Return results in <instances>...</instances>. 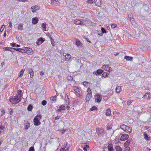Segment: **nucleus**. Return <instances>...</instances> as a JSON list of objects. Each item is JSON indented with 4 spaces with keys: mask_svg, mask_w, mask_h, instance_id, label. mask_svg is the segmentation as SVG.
I'll return each instance as SVG.
<instances>
[{
    "mask_svg": "<svg viewBox=\"0 0 151 151\" xmlns=\"http://www.w3.org/2000/svg\"><path fill=\"white\" fill-rule=\"evenodd\" d=\"M21 95H16V96H12L9 99L10 102L13 104H16L19 103L21 101Z\"/></svg>",
    "mask_w": 151,
    "mask_h": 151,
    "instance_id": "obj_1",
    "label": "nucleus"
},
{
    "mask_svg": "<svg viewBox=\"0 0 151 151\" xmlns=\"http://www.w3.org/2000/svg\"><path fill=\"white\" fill-rule=\"evenodd\" d=\"M87 92L88 94L86 95V101H89L92 96V92L89 88L87 89Z\"/></svg>",
    "mask_w": 151,
    "mask_h": 151,
    "instance_id": "obj_2",
    "label": "nucleus"
},
{
    "mask_svg": "<svg viewBox=\"0 0 151 151\" xmlns=\"http://www.w3.org/2000/svg\"><path fill=\"white\" fill-rule=\"evenodd\" d=\"M96 130L97 134L100 136H103L105 133L104 130L103 129L98 128L96 129Z\"/></svg>",
    "mask_w": 151,
    "mask_h": 151,
    "instance_id": "obj_3",
    "label": "nucleus"
},
{
    "mask_svg": "<svg viewBox=\"0 0 151 151\" xmlns=\"http://www.w3.org/2000/svg\"><path fill=\"white\" fill-rule=\"evenodd\" d=\"M34 125L36 126H38L41 124L40 120L37 117H35L33 119Z\"/></svg>",
    "mask_w": 151,
    "mask_h": 151,
    "instance_id": "obj_4",
    "label": "nucleus"
},
{
    "mask_svg": "<svg viewBox=\"0 0 151 151\" xmlns=\"http://www.w3.org/2000/svg\"><path fill=\"white\" fill-rule=\"evenodd\" d=\"M102 68L105 70L108 71H110L112 70V68L111 67H109L108 65H103L102 67Z\"/></svg>",
    "mask_w": 151,
    "mask_h": 151,
    "instance_id": "obj_5",
    "label": "nucleus"
},
{
    "mask_svg": "<svg viewBox=\"0 0 151 151\" xmlns=\"http://www.w3.org/2000/svg\"><path fill=\"white\" fill-rule=\"evenodd\" d=\"M26 49V53L28 55H32L33 53V52L31 48L28 47H24Z\"/></svg>",
    "mask_w": 151,
    "mask_h": 151,
    "instance_id": "obj_6",
    "label": "nucleus"
},
{
    "mask_svg": "<svg viewBox=\"0 0 151 151\" xmlns=\"http://www.w3.org/2000/svg\"><path fill=\"white\" fill-rule=\"evenodd\" d=\"M31 9L33 12H35L37 10L40 9V6H39L35 5L31 7Z\"/></svg>",
    "mask_w": 151,
    "mask_h": 151,
    "instance_id": "obj_7",
    "label": "nucleus"
},
{
    "mask_svg": "<svg viewBox=\"0 0 151 151\" xmlns=\"http://www.w3.org/2000/svg\"><path fill=\"white\" fill-rule=\"evenodd\" d=\"M66 109V107L65 104H62L60 105L59 109L57 110L56 111L60 112L62 110H64Z\"/></svg>",
    "mask_w": 151,
    "mask_h": 151,
    "instance_id": "obj_8",
    "label": "nucleus"
},
{
    "mask_svg": "<svg viewBox=\"0 0 151 151\" xmlns=\"http://www.w3.org/2000/svg\"><path fill=\"white\" fill-rule=\"evenodd\" d=\"M104 72V70L101 69L97 70L96 71H94L93 72V74L96 76L101 74Z\"/></svg>",
    "mask_w": 151,
    "mask_h": 151,
    "instance_id": "obj_9",
    "label": "nucleus"
},
{
    "mask_svg": "<svg viewBox=\"0 0 151 151\" xmlns=\"http://www.w3.org/2000/svg\"><path fill=\"white\" fill-rule=\"evenodd\" d=\"M129 137V135L127 134H123L120 138V140L124 141L127 139Z\"/></svg>",
    "mask_w": 151,
    "mask_h": 151,
    "instance_id": "obj_10",
    "label": "nucleus"
},
{
    "mask_svg": "<svg viewBox=\"0 0 151 151\" xmlns=\"http://www.w3.org/2000/svg\"><path fill=\"white\" fill-rule=\"evenodd\" d=\"M94 1L96 6L101 7V0H94Z\"/></svg>",
    "mask_w": 151,
    "mask_h": 151,
    "instance_id": "obj_11",
    "label": "nucleus"
},
{
    "mask_svg": "<svg viewBox=\"0 0 151 151\" xmlns=\"http://www.w3.org/2000/svg\"><path fill=\"white\" fill-rule=\"evenodd\" d=\"M39 21L37 17H35L32 19V23L33 24H35L38 23Z\"/></svg>",
    "mask_w": 151,
    "mask_h": 151,
    "instance_id": "obj_12",
    "label": "nucleus"
},
{
    "mask_svg": "<svg viewBox=\"0 0 151 151\" xmlns=\"http://www.w3.org/2000/svg\"><path fill=\"white\" fill-rule=\"evenodd\" d=\"M101 95L99 94H97L96 95L95 98V100L96 101V102L99 103L101 101Z\"/></svg>",
    "mask_w": 151,
    "mask_h": 151,
    "instance_id": "obj_13",
    "label": "nucleus"
},
{
    "mask_svg": "<svg viewBox=\"0 0 151 151\" xmlns=\"http://www.w3.org/2000/svg\"><path fill=\"white\" fill-rule=\"evenodd\" d=\"M132 130V128L131 127H127V128L126 129H125L124 130V132L127 133H130Z\"/></svg>",
    "mask_w": 151,
    "mask_h": 151,
    "instance_id": "obj_14",
    "label": "nucleus"
},
{
    "mask_svg": "<svg viewBox=\"0 0 151 151\" xmlns=\"http://www.w3.org/2000/svg\"><path fill=\"white\" fill-rule=\"evenodd\" d=\"M65 60L66 61H68L70 59L71 56L70 54H67L65 55Z\"/></svg>",
    "mask_w": 151,
    "mask_h": 151,
    "instance_id": "obj_15",
    "label": "nucleus"
},
{
    "mask_svg": "<svg viewBox=\"0 0 151 151\" xmlns=\"http://www.w3.org/2000/svg\"><path fill=\"white\" fill-rule=\"evenodd\" d=\"M58 0H52L51 1V4L56 6L58 5L59 4L58 1Z\"/></svg>",
    "mask_w": 151,
    "mask_h": 151,
    "instance_id": "obj_16",
    "label": "nucleus"
},
{
    "mask_svg": "<svg viewBox=\"0 0 151 151\" xmlns=\"http://www.w3.org/2000/svg\"><path fill=\"white\" fill-rule=\"evenodd\" d=\"M81 22V19H76L74 21L73 23L76 25H80Z\"/></svg>",
    "mask_w": 151,
    "mask_h": 151,
    "instance_id": "obj_17",
    "label": "nucleus"
},
{
    "mask_svg": "<svg viewBox=\"0 0 151 151\" xmlns=\"http://www.w3.org/2000/svg\"><path fill=\"white\" fill-rule=\"evenodd\" d=\"M108 151H113V145L112 144H109L108 146Z\"/></svg>",
    "mask_w": 151,
    "mask_h": 151,
    "instance_id": "obj_18",
    "label": "nucleus"
},
{
    "mask_svg": "<svg viewBox=\"0 0 151 151\" xmlns=\"http://www.w3.org/2000/svg\"><path fill=\"white\" fill-rule=\"evenodd\" d=\"M150 92L146 93L143 96V97L145 98H147V99H150Z\"/></svg>",
    "mask_w": 151,
    "mask_h": 151,
    "instance_id": "obj_19",
    "label": "nucleus"
},
{
    "mask_svg": "<svg viewBox=\"0 0 151 151\" xmlns=\"http://www.w3.org/2000/svg\"><path fill=\"white\" fill-rule=\"evenodd\" d=\"M23 23H20L19 24L18 26V30H22L23 29Z\"/></svg>",
    "mask_w": 151,
    "mask_h": 151,
    "instance_id": "obj_20",
    "label": "nucleus"
},
{
    "mask_svg": "<svg viewBox=\"0 0 151 151\" xmlns=\"http://www.w3.org/2000/svg\"><path fill=\"white\" fill-rule=\"evenodd\" d=\"M73 89L75 91V93H77L78 92H80L79 89L76 86H73Z\"/></svg>",
    "mask_w": 151,
    "mask_h": 151,
    "instance_id": "obj_21",
    "label": "nucleus"
},
{
    "mask_svg": "<svg viewBox=\"0 0 151 151\" xmlns=\"http://www.w3.org/2000/svg\"><path fill=\"white\" fill-rule=\"evenodd\" d=\"M81 22L80 25L83 26H86V25L87 20L86 19H83L82 20H81Z\"/></svg>",
    "mask_w": 151,
    "mask_h": 151,
    "instance_id": "obj_22",
    "label": "nucleus"
},
{
    "mask_svg": "<svg viewBox=\"0 0 151 151\" xmlns=\"http://www.w3.org/2000/svg\"><path fill=\"white\" fill-rule=\"evenodd\" d=\"M111 112V109H108L106 111L105 114L107 116H109L110 115Z\"/></svg>",
    "mask_w": 151,
    "mask_h": 151,
    "instance_id": "obj_23",
    "label": "nucleus"
},
{
    "mask_svg": "<svg viewBox=\"0 0 151 151\" xmlns=\"http://www.w3.org/2000/svg\"><path fill=\"white\" fill-rule=\"evenodd\" d=\"M24 70H25L24 69H22L20 71V72L19 73V77L21 78L22 77V75H23L24 73Z\"/></svg>",
    "mask_w": 151,
    "mask_h": 151,
    "instance_id": "obj_24",
    "label": "nucleus"
},
{
    "mask_svg": "<svg viewBox=\"0 0 151 151\" xmlns=\"http://www.w3.org/2000/svg\"><path fill=\"white\" fill-rule=\"evenodd\" d=\"M116 93H119L121 91V88L120 86H118L116 87Z\"/></svg>",
    "mask_w": 151,
    "mask_h": 151,
    "instance_id": "obj_25",
    "label": "nucleus"
},
{
    "mask_svg": "<svg viewBox=\"0 0 151 151\" xmlns=\"http://www.w3.org/2000/svg\"><path fill=\"white\" fill-rule=\"evenodd\" d=\"M33 108V106L31 104H29L27 107V109L29 111H31Z\"/></svg>",
    "mask_w": 151,
    "mask_h": 151,
    "instance_id": "obj_26",
    "label": "nucleus"
},
{
    "mask_svg": "<svg viewBox=\"0 0 151 151\" xmlns=\"http://www.w3.org/2000/svg\"><path fill=\"white\" fill-rule=\"evenodd\" d=\"M124 58L127 60H132L133 59V58L132 57L129 56H125L124 57Z\"/></svg>",
    "mask_w": 151,
    "mask_h": 151,
    "instance_id": "obj_27",
    "label": "nucleus"
},
{
    "mask_svg": "<svg viewBox=\"0 0 151 151\" xmlns=\"http://www.w3.org/2000/svg\"><path fill=\"white\" fill-rule=\"evenodd\" d=\"M25 129L27 130L30 127V123L27 122L26 124H25Z\"/></svg>",
    "mask_w": 151,
    "mask_h": 151,
    "instance_id": "obj_28",
    "label": "nucleus"
},
{
    "mask_svg": "<svg viewBox=\"0 0 151 151\" xmlns=\"http://www.w3.org/2000/svg\"><path fill=\"white\" fill-rule=\"evenodd\" d=\"M50 100L52 101L55 102L56 100V97L55 96H53L50 98Z\"/></svg>",
    "mask_w": 151,
    "mask_h": 151,
    "instance_id": "obj_29",
    "label": "nucleus"
},
{
    "mask_svg": "<svg viewBox=\"0 0 151 151\" xmlns=\"http://www.w3.org/2000/svg\"><path fill=\"white\" fill-rule=\"evenodd\" d=\"M128 126L124 124H122L120 126V128L121 129H123L124 131L125 130Z\"/></svg>",
    "mask_w": 151,
    "mask_h": 151,
    "instance_id": "obj_30",
    "label": "nucleus"
},
{
    "mask_svg": "<svg viewBox=\"0 0 151 151\" xmlns=\"http://www.w3.org/2000/svg\"><path fill=\"white\" fill-rule=\"evenodd\" d=\"M69 99L68 97L67 96V97L65 98V103L68 105L69 103Z\"/></svg>",
    "mask_w": 151,
    "mask_h": 151,
    "instance_id": "obj_31",
    "label": "nucleus"
},
{
    "mask_svg": "<svg viewBox=\"0 0 151 151\" xmlns=\"http://www.w3.org/2000/svg\"><path fill=\"white\" fill-rule=\"evenodd\" d=\"M109 75V73H108L104 72L102 74V77L104 78L107 77L108 75Z\"/></svg>",
    "mask_w": 151,
    "mask_h": 151,
    "instance_id": "obj_32",
    "label": "nucleus"
},
{
    "mask_svg": "<svg viewBox=\"0 0 151 151\" xmlns=\"http://www.w3.org/2000/svg\"><path fill=\"white\" fill-rule=\"evenodd\" d=\"M143 8L145 11H147L149 9V7L146 4H144L143 5Z\"/></svg>",
    "mask_w": 151,
    "mask_h": 151,
    "instance_id": "obj_33",
    "label": "nucleus"
},
{
    "mask_svg": "<svg viewBox=\"0 0 151 151\" xmlns=\"http://www.w3.org/2000/svg\"><path fill=\"white\" fill-rule=\"evenodd\" d=\"M130 142V140H127L124 143V146H128L129 145Z\"/></svg>",
    "mask_w": 151,
    "mask_h": 151,
    "instance_id": "obj_34",
    "label": "nucleus"
},
{
    "mask_svg": "<svg viewBox=\"0 0 151 151\" xmlns=\"http://www.w3.org/2000/svg\"><path fill=\"white\" fill-rule=\"evenodd\" d=\"M42 27L43 29V30L44 31H46V24L43 23L42 25Z\"/></svg>",
    "mask_w": 151,
    "mask_h": 151,
    "instance_id": "obj_35",
    "label": "nucleus"
},
{
    "mask_svg": "<svg viewBox=\"0 0 151 151\" xmlns=\"http://www.w3.org/2000/svg\"><path fill=\"white\" fill-rule=\"evenodd\" d=\"M89 148V146L88 145H85L83 147V150L85 151H87V148Z\"/></svg>",
    "mask_w": 151,
    "mask_h": 151,
    "instance_id": "obj_36",
    "label": "nucleus"
},
{
    "mask_svg": "<svg viewBox=\"0 0 151 151\" xmlns=\"http://www.w3.org/2000/svg\"><path fill=\"white\" fill-rule=\"evenodd\" d=\"M13 48L11 47H3V49L5 51H10L11 49H12Z\"/></svg>",
    "mask_w": 151,
    "mask_h": 151,
    "instance_id": "obj_37",
    "label": "nucleus"
},
{
    "mask_svg": "<svg viewBox=\"0 0 151 151\" xmlns=\"http://www.w3.org/2000/svg\"><path fill=\"white\" fill-rule=\"evenodd\" d=\"M115 149L116 151H122V148L119 146H116Z\"/></svg>",
    "mask_w": 151,
    "mask_h": 151,
    "instance_id": "obj_38",
    "label": "nucleus"
},
{
    "mask_svg": "<svg viewBox=\"0 0 151 151\" xmlns=\"http://www.w3.org/2000/svg\"><path fill=\"white\" fill-rule=\"evenodd\" d=\"M130 21L133 25H135V26H136V23L134 21V19L133 18H130Z\"/></svg>",
    "mask_w": 151,
    "mask_h": 151,
    "instance_id": "obj_39",
    "label": "nucleus"
},
{
    "mask_svg": "<svg viewBox=\"0 0 151 151\" xmlns=\"http://www.w3.org/2000/svg\"><path fill=\"white\" fill-rule=\"evenodd\" d=\"M76 45L77 46H81V42L79 40H76Z\"/></svg>",
    "mask_w": 151,
    "mask_h": 151,
    "instance_id": "obj_40",
    "label": "nucleus"
},
{
    "mask_svg": "<svg viewBox=\"0 0 151 151\" xmlns=\"http://www.w3.org/2000/svg\"><path fill=\"white\" fill-rule=\"evenodd\" d=\"M144 136L145 139L148 140H149L150 137H148V135L144 133Z\"/></svg>",
    "mask_w": 151,
    "mask_h": 151,
    "instance_id": "obj_41",
    "label": "nucleus"
},
{
    "mask_svg": "<svg viewBox=\"0 0 151 151\" xmlns=\"http://www.w3.org/2000/svg\"><path fill=\"white\" fill-rule=\"evenodd\" d=\"M38 40L40 42V43L41 44L45 41V40H44L42 37H40L39 38Z\"/></svg>",
    "mask_w": 151,
    "mask_h": 151,
    "instance_id": "obj_42",
    "label": "nucleus"
},
{
    "mask_svg": "<svg viewBox=\"0 0 151 151\" xmlns=\"http://www.w3.org/2000/svg\"><path fill=\"white\" fill-rule=\"evenodd\" d=\"M50 40L51 41V43L53 46H54L55 45V42L53 39H52L51 37H50Z\"/></svg>",
    "mask_w": 151,
    "mask_h": 151,
    "instance_id": "obj_43",
    "label": "nucleus"
},
{
    "mask_svg": "<svg viewBox=\"0 0 151 151\" xmlns=\"http://www.w3.org/2000/svg\"><path fill=\"white\" fill-rule=\"evenodd\" d=\"M83 85L85 87H87L89 83L86 81H84L83 82Z\"/></svg>",
    "mask_w": 151,
    "mask_h": 151,
    "instance_id": "obj_44",
    "label": "nucleus"
},
{
    "mask_svg": "<svg viewBox=\"0 0 151 151\" xmlns=\"http://www.w3.org/2000/svg\"><path fill=\"white\" fill-rule=\"evenodd\" d=\"M97 108L96 107V106H93L90 109V110L91 111H93V110H97Z\"/></svg>",
    "mask_w": 151,
    "mask_h": 151,
    "instance_id": "obj_45",
    "label": "nucleus"
},
{
    "mask_svg": "<svg viewBox=\"0 0 151 151\" xmlns=\"http://www.w3.org/2000/svg\"><path fill=\"white\" fill-rule=\"evenodd\" d=\"M5 127L4 126H0V134H1V131L4 129Z\"/></svg>",
    "mask_w": 151,
    "mask_h": 151,
    "instance_id": "obj_46",
    "label": "nucleus"
},
{
    "mask_svg": "<svg viewBox=\"0 0 151 151\" xmlns=\"http://www.w3.org/2000/svg\"><path fill=\"white\" fill-rule=\"evenodd\" d=\"M101 31L102 33L104 34L106 33V31L105 29L103 27H102L101 28Z\"/></svg>",
    "mask_w": 151,
    "mask_h": 151,
    "instance_id": "obj_47",
    "label": "nucleus"
},
{
    "mask_svg": "<svg viewBox=\"0 0 151 151\" xmlns=\"http://www.w3.org/2000/svg\"><path fill=\"white\" fill-rule=\"evenodd\" d=\"M41 104L43 106H45L47 104V101L46 100H43L42 101Z\"/></svg>",
    "mask_w": 151,
    "mask_h": 151,
    "instance_id": "obj_48",
    "label": "nucleus"
},
{
    "mask_svg": "<svg viewBox=\"0 0 151 151\" xmlns=\"http://www.w3.org/2000/svg\"><path fill=\"white\" fill-rule=\"evenodd\" d=\"M79 102L78 100H75L73 101V104H77Z\"/></svg>",
    "mask_w": 151,
    "mask_h": 151,
    "instance_id": "obj_49",
    "label": "nucleus"
},
{
    "mask_svg": "<svg viewBox=\"0 0 151 151\" xmlns=\"http://www.w3.org/2000/svg\"><path fill=\"white\" fill-rule=\"evenodd\" d=\"M133 101H132V100H129L127 102V105L128 106L130 105L132 103V102H133Z\"/></svg>",
    "mask_w": 151,
    "mask_h": 151,
    "instance_id": "obj_50",
    "label": "nucleus"
},
{
    "mask_svg": "<svg viewBox=\"0 0 151 151\" xmlns=\"http://www.w3.org/2000/svg\"><path fill=\"white\" fill-rule=\"evenodd\" d=\"M130 148L128 146L125 147L124 151H130Z\"/></svg>",
    "mask_w": 151,
    "mask_h": 151,
    "instance_id": "obj_51",
    "label": "nucleus"
},
{
    "mask_svg": "<svg viewBox=\"0 0 151 151\" xmlns=\"http://www.w3.org/2000/svg\"><path fill=\"white\" fill-rule=\"evenodd\" d=\"M1 116H2L4 114H5V111H4V110L3 109H1Z\"/></svg>",
    "mask_w": 151,
    "mask_h": 151,
    "instance_id": "obj_52",
    "label": "nucleus"
},
{
    "mask_svg": "<svg viewBox=\"0 0 151 151\" xmlns=\"http://www.w3.org/2000/svg\"><path fill=\"white\" fill-rule=\"evenodd\" d=\"M93 2H94V0H88L87 1V3L90 4H92Z\"/></svg>",
    "mask_w": 151,
    "mask_h": 151,
    "instance_id": "obj_53",
    "label": "nucleus"
},
{
    "mask_svg": "<svg viewBox=\"0 0 151 151\" xmlns=\"http://www.w3.org/2000/svg\"><path fill=\"white\" fill-rule=\"evenodd\" d=\"M12 49H13L14 50H15L17 51H19V52H20V51H21V48H12Z\"/></svg>",
    "mask_w": 151,
    "mask_h": 151,
    "instance_id": "obj_54",
    "label": "nucleus"
},
{
    "mask_svg": "<svg viewBox=\"0 0 151 151\" xmlns=\"http://www.w3.org/2000/svg\"><path fill=\"white\" fill-rule=\"evenodd\" d=\"M29 151H35L34 148L33 147H31L29 149Z\"/></svg>",
    "mask_w": 151,
    "mask_h": 151,
    "instance_id": "obj_55",
    "label": "nucleus"
},
{
    "mask_svg": "<svg viewBox=\"0 0 151 151\" xmlns=\"http://www.w3.org/2000/svg\"><path fill=\"white\" fill-rule=\"evenodd\" d=\"M30 75V77L31 78H32L34 75V72L33 71H32L30 73H29Z\"/></svg>",
    "mask_w": 151,
    "mask_h": 151,
    "instance_id": "obj_56",
    "label": "nucleus"
},
{
    "mask_svg": "<svg viewBox=\"0 0 151 151\" xmlns=\"http://www.w3.org/2000/svg\"><path fill=\"white\" fill-rule=\"evenodd\" d=\"M35 117H37V118H39V119L40 120L42 118V116L41 114H37Z\"/></svg>",
    "mask_w": 151,
    "mask_h": 151,
    "instance_id": "obj_57",
    "label": "nucleus"
},
{
    "mask_svg": "<svg viewBox=\"0 0 151 151\" xmlns=\"http://www.w3.org/2000/svg\"><path fill=\"white\" fill-rule=\"evenodd\" d=\"M144 149L145 151H151V149H149L147 147H145Z\"/></svg>",
    "mask_w": 151,
    "mask_h": 151,
    "instance_id": "obj_58",
    "label": "nucleus"
},
{
    "mask_svg": "<svg viewBox=\"0 0 151 151\" xmlns=\"http://www.w3.org/2000/svg\"><path fill=\"white\" fill-rule=\"evenodd\" d=\"M22 91L21 90H19L18 91V94L17 95H21V94L22 93ZM22 96V95H21Z\"/></svg>",
    "mask_w": 151,
    "mask_h": 151,
    "instance_id": "obj_59",
    "label": "nucleus"
},
{
    "mask_svg": "<svg viewBox=\"0 0 151 151\" xmlns=\"http://www.w3.org/2000/svg\"><path fill=\"white\" fill-rule=\"evenodd\" d=\"M17 44L15 43H12L11 44V45L13 47H16Z\"/></svg>",
    "mask_w": 151,
    "mask_h": 151,
    "instance_id": "obj_60",
    "label": "nucleus"
},
{
    "mask_svg": "<svg viewBox=\"0 0 151 151\" xmlns=\"http://www.w3.org/2000/svg\"><path fill=\"white\" fill-rule=\"evenodd\" d=\"M32 69L31 68H29L28 70V72L29 73L31 72L32 71H33Z\"/></svg>",
    "mask_w": 151,
    "mask_h": 151,
    "instance_id": "obj_61",
    "label": "nucleus"
},
{
    "mask_svg": "<svg viewBox=\"0 0 151 151\" xmlns=\"http://www.w3.org/2000/svg\"><path fill=\"white\" fill-rule=\"evenodd\" d=\"M4 25H3L1 27V29H0V31L1 32H2V31L3 30L4 28Z\"/></svg>",
    "mask_w": 151,
    "mask_h": 151,
    "instance_id": "obj_62",
    "label": "nucleus"
},
{
    "mask_svg": "<svg viewBox=\"0 0 151 151\" xmlns=\"http://www.w3.org/2000/svg\"><path fill=\"white\" fill-rule=\"evenodd\" d=\"M116 26V25L115 24H112L111 25V27L112 28H115Z\"/></svg>",
    "mask_w": 151,
    "mask_h": 151,
    "instance_id": "obj_63",
    "label": "nucleus"
},
{
    "mask_svg": "<svg viewBox=\"0 0 151 151\" xmlns=\"http://www.w3.org/2000/svg\"><path fill=\"white\" fill-rule=\"evenodd\" d=\"M21 51H20V52L24 53H26V49L25 50L24 49H23L21 48Z\"/></svg>",
    "mask_w": 151,
    "mask_h": 151,
    "instance_id": "obj_64",
    "label": "nucleus"
}]
</instances>
